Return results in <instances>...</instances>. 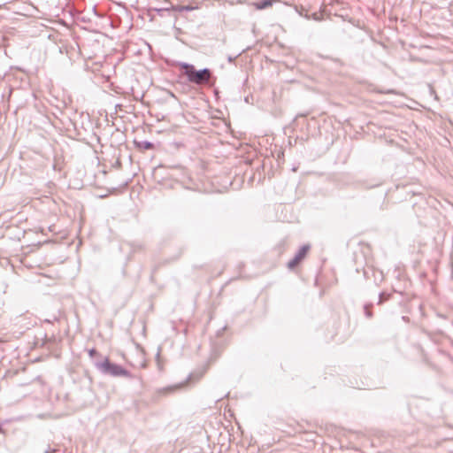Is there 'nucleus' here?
I'll return each instance as SVG.
<instances>
[{
  "instance_id": "f257e3e1",
  "label": "nucleus",
  "mask_w": 453,
  "mask_h": 453,
  "mask_svg": "<svg viewBox=\"0 0 453 453\" xmlns=\"http://www.w3.org/2000/svg\"><path fill=\"white\" fill-rule=\"evenodd\" d=\"M178 65L183 70V73L190 83L196 85L211 84V71L209 68L196 70L193 65L185 62H180Z\"/></svg>"
},
{
  "instance_id": "f03ea898",
  "label": "nucleus",
  "mask_w": 453,
  "mask_h": 453,
  "mask_svg": "<svg viewBox=\"0 0 453 453\" xmlns=\"http://www.w3.org/2000/svg\"><path fill=\"white\" fill-rule=\"evenodd\" d=\"M95 366L105 375L132 378V374L129 371L122 367L120 365L111 363L108 357H105L103 361L95 362Z\"/></svg>"
},
{
  "instance_id": "7ed1b4c3",
  "label": "nucleus",
  "mask_w": 453,
  "mask_h": 453,
  "mask_svg": "<svg viewBox=\"0 0 453 453\" xmlns=\"http://www.w3.org/2000/svg\"><path fill=\"white\" fill-rule=\"evenodd\" d=\"M311 246L308 244L303 245L298 251L296 253L295 257L288 263V267L290 270L295 269L302 260L306 257L308 251L310 250Z\"/></svg>"
},
{
  "instance_id": "20e7f679",
  "label": "nucleus",
  "mask_w": 453,
  "mask_h": 453,
  "mask_svg": "<svg viewBox=\"0 0 453 453\" xmlns=\"http://www.w3.org/2000/svg\"><path fill=\"white\" fill-rule=\"evenodd\" d=\"M274 2H276V0H260L253 3V5L257 10H265L271 7Z\"/></svg>"
},
{
  "instance_id": "39448f33",
  "label": "nucleus",
  "mask_w": 453,
  "mask_h": 453,
  "mask_svg": "<svg viewBox=\"0 0 453 453\" xmlns=\"http://www.w3.org/2000/svg\"><path fill=\"white\" fill-rule=\"evenodd\" d=\"M183 385H184L183 383H180V384H176V385H173V386H168V387H165V388H163L159 389L158 392L161 393V394H170V393H173L175 390L182 388Z\"/></svg>"
},
{
  "instance_id": "423d86ee",
  "label": "nucleus",
  "mask_w": 453,
  "mask_h": 453,
  "mask_svg": "<svg viewBox=\"0 0 453 453\" xmlns=\"http://www.w3.org/2000/svg\"><path fill=\"white\" fill-rule=\"evenodd\" d=\"M135 144L137 148L144 150H152L154 148V144L149 141L135 142Z\"/></svg>"
},
{
  "instance_id": "0eeeda50",
  "label": "nucleus",
  "mask_w": 453,
  "mask_h": 453,
  "mask_svg": "<svg viewBox=\"0 0 453 453\" xmlns=\"http://www.w3.org/2000/svg\"><path fill=\"white\" fill-rule=\"evenodd\" d=\"M170 8H171V11L179 12H190V11L194 10V7L191 5H172Z\"/></svg>"
},
{
  "instance_id": "6e6552de",
  "label": "nucleus",
  "mask_w": 453,
  "mask_h": 453,
  "mask_svg": "<svg viewBox=\"0 0 453 453\" xmlns=\"http://www.w3.org/2000/svg\"><path fill=\"white\" fill-rule=\"evenodd\" d=\"M390 294L388 293H386V292H381L380 295H379V301H378V304H381L383 303L385 301L388 300L389 297H390Z\"/></svg>"
},
{
  "instance_id": "1a4fd4ad",
  "label": "nucleus",
  "mask_w": 453,
  "mask_h": 453,
  "mask_svg": "<svg viewBox=\"0 0 453 453\" xmlns=\"http://www.w3.org/2000/svg\"><path fill=\"white\" fill-rule=\"evenodd\" d=\"M170 11H171L170 7L156 9V12L161 17L165 16V13L169 12Z\"/></svg>"
},
{
  "instance_id": "9d476101",
  "label": "nucleus",
  "mask_w": 453,
  "mask_h": 453,
  "mask_svg": "<svg viewBox=\"0 0 453 453\" xmlns=\"http://www.w3.org/2000/svg\"><path fill=\"white\" fill-rule=\"evenodd\" d=\"M372 303H369V304L367 303V304H365V307H364V309H365V316H366L367 318H372V312H371V311H370V309H371V307H372Z\"/></svg>"
},
{
  "instance_id": "9b49d317",
  "label": "nucleus",
  "mask_w": 453,
  "mask_h": 453,
  "mask_svg": "<svg viewBox=\"0 0 453 453\" xmlns=\"http://www.w3.org/2000/svg\"><path fill=\"white\" fill-rule=\"evenodd\" d=\"M247 50H249V48H247V49H245V50H242L240 53H238L235 57L228 56V58H227V61H228L229 63H231V64H232V63H234V60H235L239 56H241L243 52H245Z\"/></svg>"
},
{
  "instance_id": "f8f14e48",
  "label": "nucleus",
  "mask_w": 453,
  "mask_h": 453,
  "mask_svg": "<svg viewBox=\"0 0 453 453\" xmlns=\"http://www.w3.org/2000/svg\"><path fill=\"white\" fill-rule=\"evenodd\" d=\"M97 354H98V352H97V350L96 349H91L88 350V356L90 357H92V358L94 357H96Z\"/></svg>"
},
{
  "instance_id": "ddd939ff",
  "label": "nucleus",
  "mask_w": 453,
  "mask_h": 453,
  "mask_svg": "<svg viewBox=\"0 0 453 453\" xmlns=\"http://www.w3.org/2000/svg\"><path fill=\"white\" fill-rule=\"evenodd\" d=\"M91 12L94 13L95 16L96 17H102V15L100 13H98L97 12V9H96V5H93L91 7Z\"/></svg>"
},
{
  "instance_id": "4468645a",
  "label": "nucleus",
  "mask_w": 453,
  "mask_h": 453,
  "mask_svg": "<svg viewBox=\"0 0 453 453\" xmlns=\"http://www.w3.org/2000/svg\"><path fill=\"white\" fill-rule=\"evenodd\" d=\"M226 330V326L218 331V335H220Z\"/></svg>"
},
{
  "instance_id": "2eb2a0df",
  "label": "nucleus",
  "mask_w": 453,
  "mask_h": 453,
  "mask_svg": "<svg viewBox=\"0 0 453 453\" xmlns=\"http://www.w3.org/2000/svg\"><path fill=\"white\" fill-rule=\"evenodd\" d=\"M81 20H82V21H84V22H86L87 20H89V18L82 17V18H81Z\"/></svg>"
},
{
  "instance_id": "dca6fc26",
  "label": "nucleus",
  "mask_w": 453,
  "mask_h": 453,
  "mask_svg": "<svg viewBox=\"0 0 453 453\" xmlns=\"http://www.w3.org/2000/svg\"><path fill=\"white\" fill-rule=\"evenodd\" d=\"M81 20H82V21H84V22H86L87 20H89V18L82 17V18H81Z\"/></svg>"
},
{
  "instance_id": "f3484780",
  "label": "nucleus",
  "mask_w": 453,
  "mask_h": 453,
  "mask_svg": "<svg viewBox=\"0 0 453 453\" xmlns=\"http://www.w3.org/2000/svg\"><path fill=\"white\" fill-rule=\"evenodd\" d=\"M44 453H49V451H45Z\"/></svg>"
}]
</instances>
